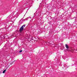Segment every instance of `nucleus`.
Instances as JSON below:
<instances>
[{
	"instance_id": "20e7f679",
	"label": "nucleus",
	"mask_w": 77,
	"mask_h": 77,
	"mask_svg": "<svg viewBox=\"0 0 77 77\" xmlns=\"http://www.w3.org/2000/svg\"><path fill=\"white\" fill-rule=\"evenodd\" d=\"M23 51V50H21L19 51V53H21Z\"/></svg>"
},
{
	"instance_id": "7ed1b4c3",
	"label": "nucleus",
	"mask_w": 77,
	"mask_h": 77,
	"mask_svg": "<svg viewBox=\"0 0 77 77\" xmlns=\"http://www.w3.org/2000/svg\"><path fill=\"white\" fill-rule=\"evenodd\" d=\"M6 70L5 69L4 70L3 72V74H4V73H5V72H6Z\"/></svg>"
},
{
	"instance_id": "f257e3e1",
	"label": "nucleus",
	"mask_w": 77,
	"mask_h": 77,
	"mask_svg": "<svg viewBox=\"0 0 77 77\" xmlns=\"http://www.w3.org/2000/svg\"><path fill=\"white\" fill-rule=\"evenodd\" d=\"M65 47L66 49H65V51L66 52V51H70V50L69 49V46H68V45L66 44Z\"/></svg>"
},
{
	"instance_id": "f03ea898",
	"label": "nucleus",
	"mask_w": 77,
	"mask_h": 77,
	"mask_svg": "<svg viewBox=\"0 0 77 77\" xmlns=\"http://www.w3.org/2000/svg\"><path fill=\"white\" fill-rule=\"evenodd\" d=\"M25 26H26V25H23L20 28V32H22V31L23 30V29H24V28L25 27Z\"/></svg>"
},
{
	"instance_id": "39448f33",
	"label": "nucleus",
	"mask_w": 77,
	"mask_h": 77,
	"mask_svg": "<svg viewBox=\"0 0 77 77\" xmlns=\"http://www.w3.org/2000/svg\"><path fill=\"white\" fill-rule=\"evenodd\" d=\"M12 63H11V64H10V65H12Z\"/></svg>"
}]
</instances>
